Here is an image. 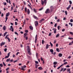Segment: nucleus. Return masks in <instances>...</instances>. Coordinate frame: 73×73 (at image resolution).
<instances>
[{"label": "nucleus", "instance_id": "obj_1", "mask_svg": "<svg viewBox=\"0 0 73 73\" xmlns=\"http://www.w3.org/2000/svg\"><path fill=\"white\" fill-rule=\"evenodd\" d=\"M34 23L35 27H37V25H38V21H35Z\"/></svg>", "mask_w": 73, "mask_h": 73}, {"label": "nucleus", "instance_id": "obj_2", "mask_svg": "<svg viewBox=\"0 0 73 73\" xmlns=\"http://www.w3.org/2000/svg\"><path fill=\"white\" fill-rule=\"evenodd\" d=\"M50 13V11L49 9H47L45 11V13L47 14V13Z\"/></svg>", "mask_w": 73, "mask_h": 73}, {"label": "nucleus", "instance_id": "obj_3", "mask_svg": "<svg viewBox=\"0 0 73 73\" xmlns=\"http://www.w3.org/2000/svg\"><path fill=\"white\" fill-rule=\"evenodd\" d=\"M37 35H36L35 36V44L36 43V42H37Z\"/></svg>", "mask_w": 73, "mask_h": 73}, {"label": "nucleus", "instance_id": "obj_4", "mask_svg": "<svg viewBox=\"0 0 73 73\" xmlns=\"http://www.w3.org/2000/svg\"><path fill=\"white\" fill-rule=\"evenodd\" d=\"M50 11L51 12H53V9H54V8H53V6H51L50 7Z\"/></svg>", "mask_w": 73, "mask_h": 73}, {"label": "nucleus", "instance_id": "obj_5", "mask_svg": "<svg viewBox=\"0 0 73 73\" xmlns=\"http://www.w3.org/2000/svg\"><path fill=\"white\" fill-rule=\"evenodd\" d=\"M31 50L27 51L28 53V54H29V55H32V53H31Z\"/></svg>", "mask_w": 73, "mask_h": 73}, {"label": "nucleus", "instance_id": "obj_6", "mask_svg": "<svg viewBox=\"0 0 73 73\" xmlns=\"http://www.w3.org/2000/svg\"><path fill=\"white\" fill-rule=\"evenodd\" d=\"M27 51L31 50V48H29V46H27Z\"/></svg>", "mask_w": 73, "mask_h": 73}, {"label": "nucleus", "instance_id": "obj_7", "mask_svg": "<svg viewBox=\"0 0 73 73\" xmlns=\"http://www.w3.org/2000/svg\"><path fill=\"white\" fill-rule=\"evenodd\" d=\"M11 30L12 32H13V28L12 26H10V30H11Z\"/></svg>", "mask_w": 73, "mask_h": 73}, {"label": "nucleus", "instance_id": "obj_8", "mask_svg": "<svg viewBox=\"0 0 73 73\" xmlns=\"http://www.w3.org/2000/svg\"><path fill=\"white\" fill-rule=\"evenodd\" d=\"M27 13L28 15H29L30 14V10L29 9H28L27 10Z\"/></svg>", "mask_w": 73, "mask_h": 73}, {"label": "nucleus", "instance_id": "obj_9", "mask_svg": "<svg viewBox=\"0 0 73 73\" xmlns=\"http://www.w3.org/2000/svg\"><path fill=\"white\" fill-rule=\"evenodd\" d=\"M33 17H34V18L35 19H36V20H38V18L37 17H36V16L34 15H33Z\"/></svg>", "mask_w": 73, "mask_h": 73}, {"label": "nucleus", "instance_id": "obj_10", "mask_svg": "<svg viewBox=\"0 0 73 73\" xmlns=\"http://www.w3.org/2000/svg\"><path fill=\"white\" fill-rule=\"evenodd\" d=\"M42 21H44V19H41L39 21V23H41L42 22Z\"/></svg>", "mask_w": 73, "mask_h": 73}, {"label": "nucleus", "instance_id": "obj_11", "mask_svg": "<svg viewBox=\"0 0 73 73\" xmlns=\"http://www.w3.org/2000/svg\"><path fill=\"white\" fill-rule=\"evenodd\" d=\"M58 56L60 57H62V54L61 53H59L58 54Z\"/></svg>", "mask_w": 73, "mask_h": 73}, {"label": "nucleus", "instance_id": "obj_12", "mask_svg": "<svg viewBox=\"0 0 73 73\" xmlns=\"http://www.w3.org/2000/svg\"><path fill=\"white\" fill-rule=\"evenodd\" d=\"M9 13L8 12L7 13H6V17H8V16H9Z\"/></svg>", "mask_w": 73, "mask_h": 73}, {"label": "nucleus", "instance_id": "obj_13", "mask_svg": "<svg viewBox=\"0 0 73 73\" xmlns=\"http://www.w3.org/2000/svg\"><path fill=\"white\" fill-rule=\"evenodd\" d=\"M6 29V27L5 26H4L3 27V29L4 30V31H5Z\"/></svg>", "mask_w": 73, "mask_h": 73}, {"label": "nucleus", "instance_id": "obj_14", "mask_svg": "<svg viewBox=\"0 0 73 73\" xmlns=\"http://www.w3.org/2000/svg\"><path fill=\"white\" fill-rule=\"evenodd\" d=\"M29 28H30V29L31 30H33V27L32 26H30V27H29Z\"/></svg>", "mask_w": 73, "mask_h": 73}, {"label": "nucleus", "instance_id": "obj_15", "mask_svg": "<svg viewBox=\"0 0 73 73\" xmlns=\"http://www.w3.org/2000/svg\"><path fill=\"white\" fill-rule=\"evenodd\" d=\"M50 52H51L52 53V54L53 53V50L52 49H50Z\"/></svg>", "mask_w": 73, "mask_h": 73}, {"label": "nucleus", "instance_id": "obj_16", "mask_svg": "<svg viewBox=\"0 0 73 73\" xmlns=\"http://www.w3.org/2000/svg\"><path fill=\"white\" fill-rule=\"evenodd\" d=\"M28 6H29V8L31 9L32 11L33 10L32 8V7H31V6L30 5L28 4Z\"/></svg>", "mask_w": 73, "mask_h": 73}, {"label": "nucleus", "instance_id": "obj_17", "mask_svg": "<svg viewBox=\"0 0 73 73\" xmlns=\"http://www.w3.org/2000/svg\"><path fill=\"white\" fill-rule=\"evenodd\" d=\"M54 33H56V29L54 28Z\"/></svg>", "mask_w": 73, "mask_h": 73}, {"label": "nucleus", "instance_id": "obj_18", "mask_svg": "<svg viewBox=\"0 0 73 73\" xmlns=\"http://www.w3.org/2000/svg\"><path fill=\"white\" fill-rule=\"evenodd\" d=\"M59 49H58V48H56V50L57 51V52H60L61 51V50H59Z\"/></svg>", "mask_w": 73, "mask_h": 73}, {"label": "nucleus", "instance_id": "obj_19", "mask_svg": "<svg viewBox=\"0 0 73 73\" xmlns=\"http://www.w3.org/2000/svg\"><path fill=\"white\" fill-rule=\"evenodd\" d=\"M38 69H39V70H42V67H38Z\"/></svg>", "mask_w": 73, "mask_h": 73}, {"label": "nucleus", "instance_id": "obj_20", "mask_svg": "<svg viewBox=\"0 0 73 73\" xmlns=\"http://www.w3.org/2000/svg\"><path fill=\"white\" fill-rule=\"evenodd\" d=\"M33 10L34 11V12H35V13H37V11H36V9L34 8Z\"/></svg>", "mask_w": 73, "mask_h": 73}, {"label": "nucleus", "instance_id": "obj_21", "mask_svg": "<svg viewBox=\"0 0 73 73\" xmlns=\"http://www.w3.org/2000/svg\"><path fill=\"white\" fill-rule=\"evenodd\" d=\"M8 36H9V35H6L5 37V39H7V38H9V37H8Z\"/></svg>", "mask_w": 73, "mask_h": 73}, {"label": "nucleus", "instance_id": "obj_22", "mask_svg": "<svg viewBox=\"0 0 73 73\" xmlns=\"http://www.w3.org/2000/svg\"><path fill=\"white\" fill-rule=\"evenodd\" d=\"M48 44H47L46 45V49H48Z\"/></svg>", "mask_w": 73, "mask_h": 73}, {"label": "nucleus", "instance_id": "obj_23", "mask_svg": "<svg viewBox=\"0 0 73 73\" xmlns=\"http://www.w3.org/2000/svg\"><path fill=\"white\" fill-rule=\"evenodd\" d=\"M7 32H5L3 35V36L4 37V36H5V35H7Z\"/></svg>", "mask_w": 73, "mask_h": 73}, {"label": "nucleus", "instance_id": "obj_24", "mask_svg": "<svg viewBox=\"0 0 73 73\" xmlns=\"http://www.w3.org/2000/svg\"><path fill=\"white\" fill-rule=\"evenodd\" d=\"M7 39L8 40L9 42L10 41H11V39H10V38H7Z\"/></svg>", "mask_w": 73, "mask_h": 73}, {"label": "nucleus", "instance_id": "obj_25", "mask_svg": "<svg viewBox=\"0 0 73 73\" xmlns=\"http://www.w3.org/2000/svg\"><path fill=\"white\" fill-rule=\"evenodd\" d=\"M41 4L42 5H43L44 4V1H42V0H41Z\"/></svg>", "mask_w": 73, "mask_h": 73}, {"label": "nucleus", "instance_id": "obj_26", "mask_svg": "<svg viewBox=\"0 0 73 73\" xmlns=\"http://www.w3.org/2000/svg\"><path fill=\"white\" fill-rule=\"evenodd\" d=\"M10 58L7 59L6 60V62H8V61H10Z\"/></svg>", "mask_w": 73, "mask_h": 73}, {"label": "nucleus", "instance_id": "obj_27", "mask_svg": "<svg viewBox=\"0 0 73 73\" xmlns=\"http://www.w3.org/2000/svg\"><path fill=\"white\" fill-rule=\"evenodd\" d=\"M69 25H71V27H72L73 26V24L71 23H69Z\"/></svg>", "mask_w": 73, "mask_h": 73}, {"label": "nucleus", "instance_id": "obj_28", "mask_svg": "<svg viewBox=\"0 0 73 73\" xmlns=\"http://www.w3.org/2000/svg\"><path fill=\"white\" fill-rule=\"evenodd\" d=\"M60 36V34H57L56 35V37H58V36Z\"/></svg>", "mask_w": 73, "mask_h": 73}, {"label": "nucleus", "instance_id": "obj_29", "mask_svg": "<svg viewBox=\"0 0 73 73\" xmlns=\"http://www.w3.org/2000/svg\"><path fill=\"white\" fill-rule=\"evenodd\" d=\"M57 64V62H54V65H56Z\"/></svg>", "mask_w": 73, "mask_h": 73}, {"label": "nucleus", "instance_id": "obj_30", "mask_svg": "<svg viewBox=\"0 0 73 73\" xmlns=\"http://www.w3.org/2000/svg\"><path fill=\"white\" fill-rule=\"evenodd\" d=\"M11 53V52H9L7 54V56H8L9 57V54H10Z\"/></svg>", "mask_w": 73, "mask_h": 73}, {"label": "nucleus", "instance_id": "obj_31", "mask_svg": "<svg viewBox=\"0 0 73 73\" xmlns=\"http://www.w3.org/2000/svg\"><path fill=\"white\" fill-rule=\"evenodd\" d=\"M67 70L68 71V72H70V68H68L67 69Z\"/></svg>", "mask_w": 73, "mask_h": 73}, {"label": "nucleus", "instance_id": "obj_32", "mask_svg": "<svg viewBox=\"0 0 73 73\" xmlns=\"http://www.w3.org/2000/svg\"><path fill=\"white\" fill-rule=\"evenodd\" d=\"M50 44L51 46L52 47L53 46V44H52V43H51V42H50Z\"/></svg>", "mask_w": 73, "mask_h": 73}, {"label": "nucleus", "instance_id": "obj_33", "mask_svg": "<svg viewBox=\"0 0 73 73\" xmlns=\"http://www.w3.org/2000/svg\"><path fill=\"white\" fill-rule=\"evenodd\" d=\"M27 10V8L26 7H25V11L26 12Z\"/></svg>", "mask_w": 73, "mask_h": 73}, {"label": "nucleus", "instance_id": "obj_34", "mask_svg": "<svg viewBox=\"0 0 73 73\" xmlns=\"http://www.w3.org/2000/svg\"><path fill=\"white\" fill-rule=\"evenodd\" d=\"M3 65L4 66H6V64L4 63V62H3Z\"/></svg>", "mask_w": 73, "mask_h": 73}, {"label": "nucleus", "instance_id": "obj_35", "mask_svg": "<svg viewBox=\"0 0 73 73\" xmlns=\"http://www.w3.org/2000/svg\"><path fill=\"white\" fill-rule=\"evenodd\" d=\"M73 44V43H72V42H70V43L69 44V45H72Z\"/></svg>", "mask_w": 73, "mask_h": 73}, {"label": "nucleus", "instance_id": "obj_36", "mask_svg": "<svg viewBox=\"0 0 73 73\" xmlns=\"http://www.w3.org/2000/svg\"><path fill=\"white\" fill-rule=\"evenodd\" d=\"M64 12L65 13L66 15H67V14L68 13H67V11H65Z\"/></svg>", "mask_w": 73, "mask_h": 73}, {"label": "nucleus", "instance_id": "obj_37", "mask_svg": "<svg viewBox=\"0 0 73 73\" xmlns=\"http://www.w3.org/2000/svg\"><path fill=\"white\" fill-rule=\"evenodd\" d=\"M42 44H44V40H42Z\"/></svg>", "mask_w": 73, "mask_h": 73}, {"label": "nucleus", "instance_id": "obj_38", "mask_svg": "<svg viewBox=\"0 0 73 73\" xmlns=\"http://www.w3.org/2000/svg\"><path fill=\"white\" fill-rule=\"evenodd\" d=\"M68 39H69V40H72V39H73V38L69 37L68 38Z\"/></svg>", "mask_w": 73, "mask_h": 73}, {"label": "nucleus", "instance_id": "obj_39", "mask_svg": "<svg viewBox=\"0 0 73 73\" xmlns=\"http://www.w3.org/2000/svg\"><path fill=\"white\" fill-rule=\"evenodd\" d=\"M61 69V70H60V72H62V70H63V69H64V68H62Z\"/></svg>", "mask_w": 73, "mask_h": 73}, {"label": "nucleus", "instance_id": "obj_40", "mask_svg": "<svg viewBox=\"0 0 73 73\" xmlns=\"http://www.w3.org/2000/svg\"><path fill=\"white\" fill-rule=\"evenodd\" d=\"M44 0V3L45 4H46V0Z\"/></svg>", "mask_w": 73, "mask_h": 73}, {"label": "nucleus", "instance_id": "obj_41", "mask_svg": "<svg viewBox=\"0 0 73 73\" xmlns=\"http://www.w3.org/2000/svg\"><path fill=\"white\" fill-rule=\"evenodd\" d=\"M35 62L36 64H38V62L37 61H35Z\"/></svg>", "mask_w": 73, "mask_h": 73}, {"label": "nucleus", "instance_id": "obj_42", "mask_svg": "<svg viewBox=\"0 0 73 73\" xmlns=\"http://www.w3.org/2000/svg\"><path fill=\"white\" fill-rule=\"evenodd\" d=\"M57 23H56L54 25V27H57Z\"/></svg>", "mask_w": 73, "mask_h": 73}, {"label": "nucleus", "instance_id": "obj_43", "mask_svg": "<svg viewBox=\"0 0 73 73\" xmlns=\"http://www.w3.org/2000/svg\"><path fill=\"white\" fill-rule=\"evenodd\" d=\"M70 34L71 35H73V33L72 32H70Z\"/></svg>", "mask_w": 73, "mask_h": 73}, {"label": "nucleus", "instance_id": "obj_44", "mask_svg": "<svg viewBox=\"0 0 73 73\" xmlns=\"http://www.w3.org/2000/svg\"><path fill=\"white\" fill-rule=\"evenodd\" d=\"M24 36H27V33H25L24 35Z\"/></svg>", "mask_w": 73, "mask_h": 73}, {"label": "nucleus", "instance_id": "obj_45", "mask_svg": "<svg viewBox=\"0 0 73 73\" xmlns=\"http://www.w3.org/2000/svg\"><path fill=\"white\" fill-rule=\"evenodd\" d=\"M15 35H17V36H18V34L17 33V32H15Z\"/></svg>", "mask_w": 73, "mask_h": 73}, {"label": "nucleus", "instance_id": "obj_46", "mask_svg": "<svg viewBox=\"0 0 73 73\" xmlns=\"http://www.w3.org/2000/svg\"><path fill=\"white\" fill-rule=\"evenodd\" d=\"M66 70V68H64V69L63 70V72H64V71H65Z\"/></svg>", "mask_w": 73, "mask_h": 73}, {"label": "nucleus", "instance_id": "obj_47", "mask_svg": "<svg viewBox=\"0 0 73 73\" xmlns=\"http://www.w3.org/2000/svg\"><path fill=\"white\" fill-rule=\"evenodd\" d=\"M60 26H58L57 28H58V30H59V29H60Z\"/></svg>", "mask_w": 73, "mask_h": 73}, {"label": "nucleus", "instance_id": "obj_48", "mask_svg": "<svg viewBox=\"0 0 73 73\" xmlns=\"http://www.w3.org/2000/svg\"><path fill=\"white\" fill-rule=\"evenodd\" d=\"M4 5H7V3H3Z\"/></svg>", "mask_w": 73, "mask_h": 73}, {"label": "nucleus", "instance_id": "obj_49", "mask_svg": "<svg viewBox=\"0 0 73 73\" xmlns=\"http://www.w3.org/2000/svg\"><path fill=\"white\" fill-rule=\"evenodd\" d=\"M42 9H43V7H42L40 9H39V11H41V10H42Z\"/></svg>", "mask_w": 73, "mask_h": 73}, {"label": "nucleus", "instance_id": "obj_50", "mask_svg": "<svg viewBox=\"0 0 73 73\" xmlns=\"http://www.w3.org/2000/svg\"><path fill=\"white\" fill-rule=\"evenodd\" d=\"M10 62H13V59H11V60H10Z\"/></svg>", "mask_w": 73, "mask_h": 73}, {"label": "nucleus", "instance_id": "obj_51", "mask_svg": "<svg viewBox=\"0 0 73 73\" xmlns=\"http://www.w3.org/2000/svg\"><path fill=\"white\" fill-rule=\"evenodd\" d=\"M40 60H41V61H44V60H43V59L42 58V57H41L40 58Z\"/></svg>", "mask_w": 73, "mask_h": 73}, {"label": "nucleus", "instance_id": "obj_52", "mask_svg": "<svg viewBox=\"0 0 73 73\" xmlns=\"http://www.w3.org/2000/svg\"><path fill=\"white\" fill-rule=\"evenodd\" d=\"M20 54V52H18L16 54L17 56V55H18V54Z\"/></svg>", "mask_w": 73, "mask_h": 73}, {"label": "nucleus", "instance_id": "obj_53", "mask_svg": "<svg viewBox=\"0 0 73 73\" xmlns=\"http://www.w3.org/2000/svg\"><path fill=\"white\" fill-rule=\"evenodd\" d=\"M56 52H54V53H52V54H53V55H56Z\"/></svg>", "mask_w": 73, "mask_h": 73}, {"label": "nucleus", "instance_id": "obj_54", "mask_svg": "<svg viewBox=\"0 0 73 73\" xmlns=\"http://www.w3.org/2000/svg\"><path fill=\"white\" fill-rule=\"evenodd\" d=\"M21 69L22 70H25V69H24V68L22 67L21 68Z\"/></svg>", "mask_w": 73, "mask_h": 73}, {"label": "nucleus", "instance_id": "obj_55", "mask_svg": "<svg viewBox=\"0 0 73 73\" xmlns=\"http://www.w3.org/2000/svg\"><path fill=\"white\" fill-rule=\"evenodd\" d=\"M69 2L70 4H72V1H69Z\"/></svg>", "mask_w": 73, "mask_h": 73}, {"label": "nucleus", "instance_id": "obj_56", "mask_svg": "<svg viewBox=\"0 0 73 73\" xmlns=\"http://www.w3.org/2000/svg\"><path fill=\"white\" fill-rule=\"evenodd\" d=\"M52 34V33H49L48 35L49 36H51V35Z\"/></svg>", "mask_w": 73, "mask_h": 73}, {"label": "nucleus", "instance_id": "obj_57", "mask_svg": "<svg viewBox=\"0 0 73 73\" xmlns=\"http://www.w3.org/2000/svg\"><path fill=\"white\" fill-rule=\"evenodd\" d=\"M4 50L5 52H6V51L7 50V48H5V49H4Z\"/></svg>", "mask_w": 73, "mask_h": 73}, {"label": "nucleus", "instance_id": "obj_58", "mask_svg": "<svg viewBox=\"0 0 73 73\" xmlns=\"http://www.w3.org/2000/svg\"><path fill=\"white\" fill-rule=\"evenodd\" d=\"M0 66L1 67H3V64H0Z\"/></svg>", "mask_w": 73, "mask_h": 73}, {"label": "nucleus", "instance_id": "obj_59", "mask_svg": "<svg viewBox=\"0 0 73 73\" xmlns=\"http://www.w3.org/2000/svg\"><path fill=\"white\" fill-rule=\"evenodd\" d=\"M66 68H69L70 67V66H69L67 65L66 66Z\"/></svg>", "mask_w": 73, "mask_h": 73}, {"label": "nucleus", "instance_id": "obj_60", "mask_svg": "<svg viewBox=\"0 0 73 73\" xmlns=\"http://www.w3.org/2000/svg\"><path fill=\"white\" fill-rule=\"evenodd\" d=\"M73 19H71L70 20V22H71L72 23V22H73Z\"/></svg>", "mask_w": 73, "mask_h": 73}, {"label": "nucleus", "instance_id": "obj_61", "mask_svg": "<svg viewBox=\"0 0 73 73\" xmlns=\"http://www.w3.org/2000/svg\"><path fill=\"white\" fill-rule=\"evenodd\" d=\"M8 20V17H5V20Z\"/></svg>", "mask_w": 73, "mask_h": 73}, {"label": "nucleus", "instance_id": "obj_62", "mask_svg": "<svg viewBox=\"0 0 73 73\" xmlns=\"http://www.w3.org/2000/svg\"><path fill=\"white\" fill-rule=\"evenodd\" d=\"M1 46H3V42H2L1 43V44L0 45Z\"/></svg>", "mask_w": 73, "mask_h": 73}, {"label": "nucleus", "instance_id": "obj_63", "mask_svg": "<svg viewBox=\"0 0 73 73\" xmlns=\"http://www.w3.org/2000/svg\"><path fill=\"white\" fill-rule=\"evenodd\" d=\"M71 58V56H69L68 57V58Z\"/></svg>", "mask_w": 73, "mask_h": 73}, {"label": "nucleus", "instance_id": "obj_64", "mask_svg": "<svg viewBox=\"0 0 73 73\" xmlns=\"http://www.w3.org/2000/svg\"><path fill=\"white\" fill-rule=\"evenodd\" d=\"M23 68H26V66L24 65L23 66Z\"/></svg>", "mask_w": 73, "mask_h": 73}]
</instances>
